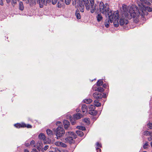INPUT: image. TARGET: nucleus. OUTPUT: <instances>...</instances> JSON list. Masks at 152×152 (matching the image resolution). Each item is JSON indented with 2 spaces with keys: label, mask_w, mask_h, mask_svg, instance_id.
Wrapping results in <instances>:
<instances>
[{
  "label": "nucleus",
  "mask_w": 152,
  "mask_h": 152,
  "mask_svg": "<svg viewBox=\"0 0 152 152\" xmlns=\"http://www.w3.org/2000/svg\"><path fill=\"white\" fill-rule=\"evenodd\" d=\"M46 132L49 136H51L53 134L52 131L50 129H47L46 130Z\"/></svg>",
  "instance_id": "obj_28"
},
{
  "label": "nucleus",
  "mask_w": 152,
  "mask_h": 152,
  "mask_svg": "<svg viewBox=\"0 0 152 152\" xmlns=\"http://www.w3.org/2000/svg\"><path fill=\"white\" fill-rule=\"evenodd\" d=\"M109 23L108 20V22H105V26L107 28H108L109 26Z\"/></svg>",
  "instance_id": "obj_41"
},
{
  "label": "nucleus",
  "mask_w": 152,
  "mask_h": 152,
  "mask_svg": "<svg viewBox=\"0 0 152 152\" xmlns=\"http://www.w3.org/2000/svg\"><path fill=\"white\" fill-rule=\"evenodd\" d=\"M49 152H61L60 150L57 148H53V150L50 151Z\"/></svg>",
  "instance_id": "obj_33"
},
{
  "label": "nucleus",
  "mask_w": 152,
  "mask_h": 152,
  "mask_svg": "<svg viewBox=\"0 0 152 152\" xmlns=\"http://www.w3.org/2000/svg\"><path fill=\"white\" fill-rule=\"evenodd\" d=\"M79 111H80V110H79V109H77L76 110V111H77V112H79Z\"/></svg>",
  "instance_id": "obj_52"
},
{
  "label": "nucleus",
  "mask_w": 152,
  "mask_h": 152,
  "mask_svg": "<svg viewBox=\"0 0 152 152\" xmlns=\"http://www.w3.org/2000/svg\"><path fill=\"white\" fill-rule=\"evenodd\" d=\"M64 0H60L61 1H63Z\"/></svg>",
  "instance_id": "obj_56"
},
{
  "label": "nucleus",
  "mask_w": 152,
  "mask_h": 152,
  "mask_svg": "<svg viewBox=\"0 0 152 152\" xmlns=\"http://www.w3.org/2000/svg\"><path fill=\"white\" fill-rule=\"evenodd\" d=\"M151 147H152V142H151Z\"/></svg>",
  "instance_id": "obj_53"
},
{
  "label": "nucleus",
  "mask_w": 152,
  "mask_h": 152,
  "mask_svg": "<svg viewBox=\"0 0 152 152\" xmlns=\"http://www.w3.org/2000/svg\"><path fill=\"white\" fill-rule=\"evenodd\" d=\"M141 3V5L140 4H139L138 5L140 9L141 8V7H143V5L145 6L144 4L147 5H150L151 3L150 2L151 0H140Z\"/></svg>",
  "instance_id": "obj_10"
},
{
  "label": "nucleus",
  "mask_w": 152,
  "mask_h": 152,
  "mask_svg": "<svg viewBox=\"0 0 152 152\" xmlns=\"http://www.w3.org/2000/svg\"><path fill=\"white\" fill-rule=\"evenodd\" d=\"M52 3L53 4H55L57 2L58 0H51Z\"/></svg>",
  "instance_id": "obj_45"
},
{
  "label": "nucleus",
  "mask_w": 152,
  "mask_h": 152,
  "mask_svg": "<svg viewBox=\"0 0 152 152\" xmlns=\"http://www.w3.org/2000/svg\"><path fill=\"white\" fill-rule=\"evenodd\" d=\"M106 94L103 93L101 94L98 92H95L93 94V96L96 100L101 99L102 97L105 98L106 97Z\"/></svg>",
  "instance_id": "obj_8"
},
{
  "label": "nucleus",
  "mask_w": 152,
  "mask_h": 152,
  "mask_svg": "<svg viewBox=\"0 0 152 152\" xmlns=\"http://www.w3.org/2000/svg\"><path fill=\"white\" fill-rule=\"evenodd\" d=\"M137 9H139L138 8ZM139 10L140 13V15L139 16V17L141 16V18H144L145 15H148V13L146 12V11L147 10L148 12H150L152 11V8L148 6H146L143 5V7H141V8L140 9V10Z\"/></svg>",
  "instance_id": "obj_5"
},
{
  "label": "nucleus",
  "mask_w": 152,
  "mask_h": 152,
  "mask_svg": "<svg viewBox=\"0 0 152 152\" xmlns=\"http://www.w3.org/2000/svg\"><path fill=\"white\" fill-rule=\"evenodd\" d=\"M148 126L149 128L150 129H152V123H149L148 124Z\"/></svg>",
  "instance_id": "obj_42"
},
{
  "label": "nucleus",
  "mask_w": 152,
  "mask_h": 152,
  "mask_svg": "<svg viewBox=\"0 0 152 152\" xmlns=\"http://www.w3.org/2000/svg\"><path fill=\"white\" fill-rule=\"evenodd\" d=\"M107 85L106 84H103V87L105 88H107Z\"/></svg>",
  "instance_id": "obj_50"
},
{
  "label": "nucleus",
  "mask_w": 152,
  "mask_h": 152,
  "mask_svg": "<svg viewBox=\"0 0 152 152\" xmlns=\"http://www.w3.org/2000/svg\"><path fill=\"white\" fill-rule=\"evenodd\" d=\"M82 110L83 113H86L88 111L87 107L86 104H83L82 107Z\"/></svg>",
  "instance_id": "obj_15"
},
{
  "label": "nucleus",
  "mask_w": 152,
  "mask_h": 152,
  "mask_svg": "<svg viewBox=\"0 0 152 152\" xmlns=\"http://www.w3.org/2000/svg\"><path fill=\"white\" fill-rule=\"evenodd\" d=\"M75 15L77 18V19H80L81 18V15L80 13L79 10L77 9L75 12Z\"/></svg>",
  "instance_id": "obj_17"
},
{
  "label": "nucleus",
  "mask_w": 152,
  "mask_h": 152,
  "mask_svg": "<svg viewBox=\"0 0 152 152\" xmlns=\"http://www.w3.org/2000/svg\"><path fill=\"white\" fill-rule=\"evenodd\" d=\"M96 88H95V87H94V90H95V89H96Z\"/></svg>",
  "instance_id": "obj_55"
},
{
  "label": "nucleus",
  "mask_w": 152,
  "mask_h": 152,
  "mask_svg": "<svg viewBox=\"0 0 152 152\" xmlns=\"http://www.w3.org/2000/svg\"><path fill=\"white\" fill-rule=\"evenodd\" d=\"M122 7L123 11L122 16L120 19L119 18L118 20L120 25H126L128 23V21L127 18L130 19L133 18L134 22L136 23L139 21L140 13L137 7H127L126 5H124Z\"/></svg>",
  "instance_id": "obj_1"
},
{
  "label": "nucleus",
  "mask_w": 152,
  "mask_h": 152,
  "mask_svg": "<svg viewBox=\"0 0 152 152\" xmlns=\"http://www.w3.org/2000/svg\"><path fill=\"white\" fill-rule=\"evenodd\" d=\"M148 142H146L143 145V148L144 149H147L148 148Z\"/></svg>",
  "instance_id": "obj_37"
},
{
  "label": "nucleus",
  "mask_w": 152,
  "mask_h": 152,
  "mask_svg": "<svg viewBox=\"0 0 152 152\" xmlns=\"http://www.w3.org/2000/svg\"><path fill=\"white\" fill-rule=\"evenodd\" d=\"M91 5H94V0H89Z\"/></svg>",
  "instance_id": "obj_44"
},
{
  "label": "nucleus",
  "mask_w": 152,
  "mask_h": 152,
  "mask_svg": "<svg viewBox=\"0 0 152 152\" xmlns=\"http://www.w3.org/2000/svg\"><path fill=\"white\" fill-rule=\"evenodd\" d=\"M12 1L11 2V3L12 5L13 4L15 5L17 3V1L16 0H12Z\"/></svg>",
  "instance_id": "obj_43"
},
{
  "label": "nucleus",
  "mask_w": 152,
  "mask_h": 152,
  "mask_svg": "<svg viewBox=\"0 0 152 152\" xmlns=\"http://www.w3.org/2000/svg\"><path fill=\"white\" fill-rule=\"evenodd\" d=\"M55 145L57 146H62L64 147H65L66 146V145L63 142L59 141L56 142L55 143Z\"/></svg>",
  "instance_id": "obj_12"
},
{
  "label": "nucleus",
  "mask_w": 152,
  "mask_h": 152,
  "mask_svg": "<svg viewBox=\"0 0 152 152\" xmlns=\"http://www.w3.org/2000/svg\"><path fill=\"white\" fill-rule=\"evenodd\" d=\"M48 147H49V146L48 145H46L45 146V147L44 148H42L41 149V151L42 152H43L44 151H45L48 148Z\"/></svg>",
  "instance_id": "obj_36"
},
{
  "label": "nucleus",
  "mask_w": 152,
  "mask_h": 152,
  "mask_svg": "<svg viewBox=\"0 0 152 152\" xmlns=\"http://www.w3.org/2000/svg\"><path fill=\"white\" fill-rule=\"evenodd\" d=\"M94 105L96 107H99L101 105L100 103L99 102L98 100H95L94 101Z\"/></svg>",
  "instance_id": "obj_26"
},
{
  "label": "nucleus",
  "mask_w": 152,
  "mask_h": 152,
  "mask_svg": "<svg viewBox=\"0 0 152 152\" xmlns=\"http://www.w3.org/2000/svg\"><path fill=\"white\" fill-rule=\"evenodd\" d=\"M89 111H92L95 110V107L94 105H90L89 106Z\"/></svg>",
  "instance_id": "obj_31"
},
{
  "label": "nucleus",
  "mask_w": 152,
  "mask_h": 152,
  "mask_svg": "<svg viewBox=\"0 0 152 152\" xmlns=\"http://www.w3.org/2000/svg\"><path fill=\"white\" fill-rule=\"evenodd\" d=\"M84 102L87 104H89L92 102V100L91 99H86L84 100Z\"/></svg>",
  "instance_id": "obj_22"
},
{
  "label": "nucleus",
  "mask_w": 152,
  "mask_h": 152,
  "mask_svg": "<svg viewBox=\"0 0 152 152\" xmlns=\"http://www.w3.org/2000/svg\"><path fill=\"white\" fill-rule=\"evenodd\" d=\"M84 4L87 10L89 11L90 9V5L88 0H82L77 6L79 7L80 12H82L84 11Z\"/></svg>",
  "instance_id": "obj_3"
},
{
  "label": "nucleus",
  "mask_w": 152,
  "mask_h": 152,
  "mask_svg": "<svg viewBox=\"0 0 152 152\" xmlns=\"http://www.w3.org/2000/svg\"><path fill=\"white\" fill-rule=\"evenodd\" d=\"M89 113L93 115H95L97 114V111L96 110L89 111Z\"/></svg>",
  "instance_id": "obj_21"
},
{
  "label": "nucleus",
  "mask_w": 152,
  "mask_h": 152,
  "mask_svg": "<svg viewBox=\"0 0 152 152\" xmlns=\"http://www.w3.org/2000/svg\"><path fill=\"white\" fill-rule=\"evenodd\" d=\"M144 135H145L152 136V132H150L148 131H145L144 133Z\"/></svg>",
  "instance_id": "obj_30"
},
{
  "label": "nucleus",
  "mask_w": 152,
  "mask_h": 152,
  "mask_svg": "<svg viewBox=\"0 0 152 152\" xmlns=\"http://www.w3.org/2000/svg\"><path fill=\"white\" fill-rule=\"evenodd\" d=\"M56 136L57 138L62 136L65 133V131L63 128L58 126L56 129Z\"/></svg>",
  "instance_id": "obj_7"
},
{
  "label": "nucleus",
  "mask_w": 152,
  "mask_h": 152,
  "mask_svg": "<svg viewBox=\"0 0 152 152\" xmlns=\"http://www.w3.org/2000/svg\"><path fill=\"white\" fill-rule=\"evenodd\" d=\"M103 84V81L102 80H99L97 82V85L98 86H101Z\"/></svg>",
  "instance_id": "obj_29"
},
{
  "label": "nucleus",
  "mask_w": 152,
  "mask_h": 152,
  "mask_svg": "<svg viewBox=\"0 0 152 152\" xmlns=\"http://www.w3.org/2000/svg\"><path fill=\"white\" fill-rule=\"evenodd\" d=\"M65 1L66 4L69 5L70 4L71 0H65Z\"/></svg>",
  "instance_id": "obj_40"
},
{
  "label": "nucleus",
  "mask_w": 152,
  "mask_h": 152,
  "mask_svg": "<svg viewBox=\"0 0 152 152\" xmlns=\"http://www.w3.org/2000/svg\"><path fill=\"white\" fill-rule=\"evenodd\" d=\"M99 8L100 12L103 14H105L106 12L107 13L108 16V14L110 12H112V11L109 10V6L108 4H104L103 3L100 2L99 4Z\"/></svg>",
  "instance_id": "obj_4"
},
{
  "label": "nucleus",
  "mask_w": 152,
  "mask_h": 152,
  "mask_svg": "<svg viewBox=\"0 0 152 152\" xmlns=\"http://www.w3.org/2000/svg\"><path fill=\"white\" fill-rule=\"evenodd\" d=\"M57 123H59L61 124V122H59V121H58V122H57Z\"/></svg>",
  "instance_id": "obj_54"
},
{
  "label": "nucleus",
  "mask_w": 152,
  "mask_h": 152,
  "mask_svg": "<svg viewBox=\"0 0 152 152\" xmlns=\"http://www.w3.org/2000/svg\"><path fill=\"white\" fill-rule=\"evenodd\" d=\"M32 147H36V143L34 140H32L31 141L30 143Z\"/></svg>",
  "instance_id": "obj_34"
},
{
  "label": "nucleus",
  "mask_w": 152,
  "mask_h": 152,
  "mask_svg": "<svg viewBox=\"0 0 152 152\" xmlns=\"http://www.w3.org/2000/svg\"><path fill=\"white\" fill-rule=\"evenodd\" d=\"M84 121L86 123L88 122L89 121L88 120V118H85L84 119Z\"/></svg>",
  "instance_id": "obj_48"
},
{
  "label": "nucleus",
  "mask_w": 152,
  "mask_h": 152,
  "mask_svg": "<svg viewBox=\"0 0 152 152\" xmlns=\"http://www.w3.org/2000/svg\"><path fill=\"white\" fill-rule=\"evenodd\" d=\"M79 129L82 130H86V128L82 126H79Z\"/></svg>",
  "instance_id": "obj_39"
},
{
  "label": "nucleus",
  "mask_w": 152,
  "mask_h": 152,
  "mask_svg": "<svg viewBox=\"0 0 152 152\" xmlns=\"http://www.w3.org/2000/svg\"><path fill=\"white\" fill-rule=\"evenodd\" d=\"M96 150L97 152H101V149L99 148V147H101V144L99 143V142H97L96 143Z\"/></svg>",
  "instance_id": "obj_18"
},
{
  "label": "nucleus",
  "mask_w": 152,
  "mask_h": 152,
  "mask_svg": "<svg viewBox=\"0 0 152 152\" xmlns=\"http://www.w3.org/2000/svg\"><path fill=\"white\" fill-rule=\"evenodd\" d=\"M66 137L65 138V140L66 142L71 144L74 142L73 138H76V135L74 132H66Z\"/></svg>",
  "instance_id": "obj_6"
},
{
  "label": "nucleus",
  "mask_w": 152,
  "mask_h": 152,
  "mask_svg": "<svg viewBox=\"0 0 152 152\" xmlns=\"http://www.w3.org/2000/svg\"><path fill=\"white\" fill-rule=\"evenodd\" d=\"M76 120H75L74 118H70V121L72 124L73 125H74L75 123V121Z\"/></svg>",
  "instance_id": "obj_35"
},
{
  "label": "nucleus",
  "mask_w": 152,
  "mask_h": 152,
  "mask_svg": "<svg viewBox=\"0 0 152 152\" xmlns=\"http://www.w3.org/2000/svg\"><path fill=\"white\" fill-rule=\"evenodd\" d=\"M72 4L73 5H77V6H78V4L81 2V1L80 0H72Z\"/></svg>",
  "instance_id": "obj_20"
},
{
  "label": "nucleus",
  "mask_w": 152,
  "mask_h": 152,
  "mask_svg": "<svg viewBox=\"0 0 152 152\" xmlns=\"http://www.w3.org/2000/svg\"><path fill=\"white\" fill-rule=\"evenodd\" d=\"M25 126L24 127H27L28 128H32V126L29 124H25Z\"/></svg>",
  "instance_id": "obj_38"
},
{
  "label": "nucleus",
  "mask_w": 152,
  "mask_h": 152,
  "mask_svg": "<svg viewBox=\"0 0 152 152\" xmlns=\"http://www.w3.org/2000/svg\"><path fill=\"white\" fill-rule=\"evenodd\" d=\"M61 7V4H59V2H58V8H60Z\"/></svg>",
  "instance_id": "obj_49"
},
{
  "label": "nucleus",
  "mask_w": 152,
  "mask_h": 152,
  "mask_svg": "<svg viewBox=\"0 0 152 152\" xmlns=\"http://www.w3.org/2000/svg\"><path fill=\"white\" fill-rule=\"evenodd\" d=\"M95 8V6L94 5H91V13H93L94 12Z\"/></svg>",
  "instance_id": "obj_23"
},
{
  "label": "nucleus",
  "mask_w": 152,
  "mask_h": 152,
  "mask_svg": "<svg viewBox=\"0 0 152 152\" xmlns=\"http://www.w3.org/2000/svg\"><path fill=\"white\" fill-rule=\"evenodd\" d=\"M147 152L146 151H143V152Z\"/></svg>",
  "instance_id": "obj_59"
},
{
  "label": "nucleus",
  "mask_w": 152,
  "mask_h": 152,
  "mask_svg": "<svg viewBox=\"0 0 152 152\" xmlns=\"http://www.w3.org/2000/svg\"><path fill=\"white\" fill-rule=\"evenodd\" d=\"M97 20L98 21H100L102 19V17L100 14H98L96 17Z\"/></svg>",
  "instance_id": "obj_27"
},
{
  "label": "nucleus",
  "mask_w": 152,
  "mask_h": 152,
  "mask_svg": "<svg viewBox=\"0 0 152 152\" xmlns=\"http://www.w3.org/2000/svg\"><path fill=\"white\" fill-rule=\"evenodd\" d=\"M63 123L65 128L67 129L70 125L69 122L66 120H64L63 121Z\"/></svg>",
  "instance_id": "obj_13"
},
{
  "label": "nucleus",
  "mask_w": 152,
  "mask_h": 152,
  "mask_svg": "<svg viewBox=\"0 0 152 152\" xmlns=\"http://www.w3.org/2000/svg\"><path fill=\"white\" fill-rule=\"evenodd\" d=\"M94 87H92V89L94 91H96L101 92H103L104 90V89L103 88L101 87H98L96 88V89L95 90L94 89Z\"/></svg>",
  "instance_id": "obj_16"
},
{
  "label": "nucleus",
  "mask_w": 152,
  "mask_h": 152,
  "mask_svg": "<svg viewBox=\"0 0 152 152\" xmlns=\"http://www.w3.org/2000/svg\"><path fill=\"white\" fill-rule=\"evenodd\" d=\"M25 126V124L24 123H22L21 124L17 123L14 124V126L18 128H19L21 127H24Z\"/></svg>",
  "instance_id": "obj_14"
},
{
  "label": "nucleus",
  "mask_w": 152,
  "mask_h": 152,
  "mask_svg": "<svg viewBox=\"0 0 152 152\" xmlns=\"http://www.w3.org/2000/svg\"><path fill=\"white\" fill-rule=\"evenodd\" d=\"M77 134L80 137H82L83 135V132L81 131H77Z\"/></svg>",
  "instance_id": "obj_32"
},
{
  "label": "nucleus",
  "mask_w": 152,
  "mask_h": 152,
  "mask_svg": "<svg viewBox=\"0 0 152 152\" xmlns=\"http://www.w3.org/2000/svg\"><path fill=\"white\" fill-rule=\"evenodd\" d=\"M108 18L109 20L111 23L114 21V25L115 27H117L118 26L119 14L118 11H115L114 12L113 15L112 12H110L108 14Z\"/></svg>",
  "instance_id": "obj_2"
},
{
  "label": "nucleus",
  "mask_w": 152,
  "mask_h": 152,
  "mask_svg": "<svg viewBox=\"0 0 152 152\" xmlns=\"http://www.w3.org/2000/svg\"><path fill=\"white\" fill-rule=\"evenodd\" d=\"M38 149H39V151L40 150V149H39L38 148Z\"/></svg>",
  "instance_id": "obj_58"
},
{
  "label": "nucleus",
  "mask_w": 152,
  "mask_h": 152,
  "mask_svg": "<svg viewBox=\"0 0 152 152\" xmlns=\"http://www.w3.org/2000/svg\"><path fill=\"white\" fill-rule=\"evenodd\" d=\"M51 0H38L37 2L41 8L43 7V5H46L47 4L51 1Z\"/></svg>",
  "instance_id": "obj_9"
},
{
  "label": "nucleus",
  "mask_w": 152,
  "mask_h": 152,
  "mask_svg": "<svg viewBox=\"0 0 152 152\" xmlns=\"http://www.w3.org/2000/svg\"><path fill=\"white\" fill-rule=\"evenodd\" d=\"M19 9L21 10H23L24 9L23 3L22 2H19Z\"/></svg>",
  "instance_id": "obj_25"
},
{
  "label": "nucleus",
  "mask_w": 152,
  "mask_h": 152,
  "mask_svg": "<svg viewBox=\"0 0 152 152\" xmlns=\"http://www.w3.org/2000/svg\"><path fill=\"white\" fill-rule=\"evenodd\" d=\"M7 2L9 4L11 0H6Z\"/></svg>",
  "instance_id": "obj_51"
},
{
  "label": "nucleus",
  "mask_w": 152,
  "mask_h": 152,
  "mask_svg": "<svg viewBox=\"0 0 152 152\" xmlns=\"http://www.w3.org/2000/svg\"><path fill=\"white\" fill-rule=\"evenodd\" d=\"M28 3L31 6L33 5V4H35L36 0H28Z\"/></svg>",
  "instance_id": "obj_24"
},
{
  "label": "nucleus",
  "mask_w": 152,
  "mask_h": 152,
  "mask_svg": "<svg viewBox=\"0 0 152 152\" xmlns=\"http://www.w3.org/2000/svg\"><path fill=\"white\" fill-rule=\"evenodd\" d=\"M39 139L42 140L44 141L45 140L46 137L45 134L43 133H40L39 135Z\"/></svg>",
  "instance_id": "obj_19"
},
{
  "label": "nucleus",
  "mask_w": 152,
  "mask_h": 152,
  "mask_svg": "<svg viewBox=\"0 0 152 152\" xmlns=\"http://www.w3.org/2000/svg\"><path fill=\"white\" fill-rule=\"evenodd\" d=\"M0 4L1 5L3 6L4 5L3 0H0Z\"/></svg>",
  "instance_id": "obj_47"
},
{
  "label": "nucleus",
  "mask_w": 152,
  "mask_h": 152,
  "mask_svg": "<svg viewBox=\"0 0 152 152\" xmlns=\"http://www.w3.org/2000/svg\"><path fill=\"white\" fill-rule=\"evenodd\" d=\"M148 140L149 141H150L152 140V136H150L148 137Z\"/></svg>",
  "instance_id": "obj_46"
},
{
  "label": "nucleus",
  "mask_w": 152,
  "mask_h": 152,
  "mask_svg": "<svg viewBox=\"0 0 152 152\" xmlns=\"http://www.w3.org/2000/svg\"><path fill=\"white\" fill-rule=\"evenodd\" d=\"M83 115L80 113H78L74 114L73 115V118H74V120L79 119L83 117Z\"/></svg>",
  "instance_id": "obj_11"
},
{
  "label": "nucleus",
  "mask_w": 152,
  "mask_h": 152,
  "mask_svg": "<svg viewBox=\"0 0 152 152\" xmlns=\"http://www.w3.org/2000/svg\"><path fill=\"white\" fill-rule=\"evenodd\" d=\"M152 3V0H151V1H150Z\"/></svg>",
  "instance_id": "obj_57"
}]
</instances>
